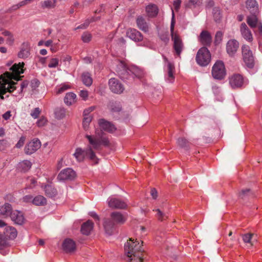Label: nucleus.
<instances>
[{
	"instance_id": "f257e3e1",
	"label": "nucleus",
	"mask_w": 262,
	"mask_h": 262,
	"mask_svg": "<svg viewBox=\"0 0 262 262\" xmlns=\"http://www.w3.org/2000/svg\"><path fill=\"white\" fill-rule=\"evenodd\" d=\"M25 63L19 62L14 64L10 69L9 72H6L0 75V99L4 100L9 97L10 94L16 91V95L21 94L25 88L29 84L27 80L23 81L20 84L13 80L18 81L21 76H20L24 72Z\"/></svg>"
},
{
	"instance_id": "f03ea898",
	"label": "nucleus",
	"mask_w": 262,
	"mask_h": 262,
	"mask_svg": "<svg viewBox=\"0 0 262 262\" xmlns=\"http://www.w3.org/2000/svg\"><path fill=\"white\" fill-rule=\"evenodd\" d=\"M126 259L129 262H142V249L138 241L130 238L124 245Z\"/></svg>"
},
{
	"instance_id": "7ed1b4c3",
	"label": "nucleus",
	"mask_w": 262,
	"mask_h": 262,
	"mask_svg": "<svg viewBox=\"0 0 262 262\" xmlns=\"http://www.w3.org/2000/svg\"><path fill=\"white\" fill-rule=\"evenodd\" d=\"M126 220L125 214L120 212L114 211L111 214V219H107L104 221L103 226L106 233L109 235H112L115 226L117 224H122Z\"/></svg>"
},
{
	"instance_id": "20e7f679",
	"label": "nucleus",
	"mask_w": 262,
	"mask_h": 262,
	"mask_svg": "<svg viewBox=\"0 0 262 262\" xmlns=\"http://www.w3.org/2000/svg\"><path fill=\"white\" fill-rule=\"evenodd\" d=\"M74 156L79 162L82 161L85 157L88 158L95 164H98L99 159L96 156L95 152L92 150L91 147L89 146L85 150L81 148H77Z\"/></svg>"
},
{
	"instance_id": "39448f33",
	"label": "nucleus",
	"mask_w": 262,
	"mask_h": 262,
	"mask_svg": "<svg viewBox=\"0 0 262 262\" xmlns=\"http://www.w3.org/2000/svg\"><path fill=\"white\" fill-rule=\"evenodd\" d=\"M196 61L201 66H207L211 60V54L206 47L201 48L198 51L195 57Z\"/></svg>"
},
{
	"instance_id": "423d86ee",
	"label": "nucleus",
	"mask_w": 262,
	"mask_h": 262,
	"mask_svg": "<svg viewBox=\"0 0 262 262\" xmlns=\"http://www.w3.org/2000/svg\"><path fill=\"white\" fill-rule=\"evenodd\" d=\"M243 59L247 67L250 69L253 68L254 66V57L250 47L246 45L242 47Z\"/></svg>"
},
{
	"instance_id": "0eeeda50",
	"label": "nucleus",
	"mask_w": 262,
	"mask_h": 262,
	"mask_svg": "<svg viewBox=\"0 0 262 262\" xmlns=\"http://www.w3.org/2000/svg\"><path fill=\"white\" fill-rule=\"evenodd\" d=\"M226 69L223 61H217L212 69V75L214 79L221 80L226 75Z\"/></svg>"
},
{
	"instance_id": "6e6552de",
	"label": "nucleus",
	"mask_w": 262,
	"mask_h": 262,
	"mask_svg": "<svg viewBox=\"0 0 262 262\" xmlns=\"http://www.w3.org/2000/svg\"><path fill=\"white\" fill-rule=\"evenodd\" d=\"M106 202L108 206L112 209H123L127 206L124 201L118 198L116 195H113L108 197Z\"/></svg>"
},
{
	"instance_id": "1a4fd4ad",
	"label": "nucleus",
	"mask_w": 262,
	"mask_h": 262,
	"mask_svg": "<svg viewBox=\"0 0 262 262\" xmlns=\"http://www.w3.org/2000/svg\"><path fill=\"white\" fill-rule=\"evenodd\" d=\"M86 138L88 139L90 143L95 149H99L101 145H103L105 146L109 145V141L107 138L102 137L101 138H93L90 135H86Z\"/></svg>"
},
{
	"instance_id": "9d476101",
	"label": "nucleus",
	"mask_w": 262,
	"mask_h": 262,
	"mask_svg": "<svg viewBox=\"0 0 262 262\" xmlns=\"http://www.w3.org/2000/svg\"><path fill=\"white\" fill-rule=\"evenodd\" d=\"M173 45V48L176 55L180 56L184 49V45L180 36L178 35H172L171 36Z\"/></svg>"
},
{
	"instance_id": "9b49d317",
	"label": "nucleus",
	"mask_w": 262,
	"mask_h": 262,
	"mask_svg": "<svg viewBox=\"0 0 262 262\" xmlns=\"http://www.w3.org/2000/svg\"><path fill=\"white\" fill-rule=\"evenodd\" d=\"M41 146V142L38 139H34L28 143L25 147V152L30 155L36 152Z\"/></svg>"
},
{
	"instance_id": "f8f14e48",
	"label": "nucleus",
	"mask_w": 262,
	"mask_h": 262,
	"mask_svg": "<svg viewBox=\"0 0 262 262\" xmlns=\"http://www.w3.org/2000/svg\"><path fill=\"white\" fill-rule=\"evenodd\" d=\"M108 85L111 91L114 93L121 94L124 90V88L120 81L115 78H111L108 81Z\"/></svg>"
},
{
	"instance_id": "ddd939ff",
	"label": "nucleus",
	"mask_w": 262,
	"mask_h": 262,
	"mask_svg": "<svg viewBox=\"0 0 262 262\" xmlns=\"http://www.w3.org/2000/svg\"><path fill=\"white\" fill-rule=\"evenodd\" d=\"M229 83L232 89L242 88L244 83V78L239 74H234L230 77Z\"/></svg>"
},
{
	"instance_id": "4468645a",
	"label": "nucleus",
	"mask_w": 262,
	"mask_h": 262,
	"mask_svg": "<svg viewBox=\"0 0 262 262\" xmlns=\"http://www.w3.org/2000/svg\"><path fill=\"white\" fill-rule=\"evenodd\" d=\"M30 43L29 41H24L19 48L17 53V57L19 58L26 59L30 55Z\"/></svg>"
},
{
	"instance_id": "2eb2a0df",
	"label": "nucleus",
	"mask_w": 262,
	"mask_h": 262,
	"mask_svg": "<svg viewBox=\"0 0 262 262\" xmlns=\"http://www.w3.org/2000/svg\"><path fill=\"white\" fill-rule=\"evenodd\" d=\"M241 34L246 41L251 42L253 40V35L248 27L245 23H242L239 27Z\"/></svg>"
},
{
	"instance_id": "dca6fc26",
	"label": "nucleus",
	"mask_w": 262,
	"mask_h": 262,
	"mask_svg": "<svg viewBox=\"0 0 262 262\" xmlns=\"http://www.w3.org/2000/svg\"><path fill=\"white\" fill-rule=\"evenodd\" d=\"M239 47V43L235 39L229 40L226 44V51L230 57L234 56Z\"/></svg>"
},
{
	"instance_id": "f3484780",
	"label": "nucleus",
	"mask_w": 262,
	"mask_h": 262,
	"mask_svg": "<svg viewBox=\"0 0 262 262\" xmlns=\"http://www.w3.org/2000/svg\"><path fill=\"white\" fill-rule=\"evenodd\" d=\"M10 216L15 224L21 225L25 222V220L23 213L17 210H13L11 212Z\"/></svg>"
},
{
	"instance_id": "a211bd4d",
	"label": "nucleus",
	"mask_w": 262,
	"mask_h": 262,
	"mask_svg": "<svg viewBox=\"0 0 262 262\" xmlns=\"http://www.w3.org/2000/svg\"><path fill=\"white\" fill-rule=\"evenodd\" d=\"M126 36L135 42H139L143 40L142 34L137 30L129 28L126 31Z\"/></svg>"
},
{
	"instance_id": "6ab92c4d",
	"label": "nucleus",
	"mask_w": 262,
	"mask_h": 262,
	"mask_svg": "<svg viewBox=\"0 0 262 262\" xmlns=\"http://www.w3.org/2000/svg\"><path fill=\"white\" fill-rule=\"evenodd\" d=\"M198 40L203 45L209 46L212 42V37L208 31L203 30L198 37Z\"/></svg>"
},
{
	"instance_id": "aec40b11",
	"label": "nucleus",
	"mask_w": 262,
	"mask_h": 262,
	"mask_svg": "<svg viewBox=\"0 0 262 262\" xmlns=\"http://www.w3.org/2000/svg\"><path fill=\"white\" fill-rule=\"evenodd\" d=\"M41 188L43 189L45 194L48 197L54 198L57 195V191L52 183L42 185Z\"/></svg>"
},
{
	"instance_id": "412c9836",
	"label": "nucleus",
	"mask_w": 262,
	"mask_h": 262,
	"mask_svg": "<svg viewBox=\"0 0 262 262\" xmlns=\"http://www.w3.org/2000/svg\"><path fill=\"white\" fill-rule=\"evenodd\" d=\"M98 123L102 130L109 133H113L116 129L113 124L103 119H100Z\"/></svg>"
},
{
	"instance_id": "4be33fe9",
	"label": "nucleus",
	"mask_w": 262,
	"mask_h": 262,
	"mask_svg": "<svg viewBox=\"0 0 262 262\" xmlns=\"http://www.w3.org/2000/svg\"><path fill=\"white\" fill-rule=\"evenodd\" d=\"M93 228V222L91 220H88L81 225V232L82 234L88 235L90 234Z\"/></svg>"
},
{
	"instance_id": "5701e85b",
	"label": "nucleus",
	"mask_w": 262,
	"mask_h": 262,
	"mask_svg": "<svg viewBox=\"0 0 262 262\" xmlns=\"http://www.w3.org/2000/svg\"><path fill=\"white\" fill-rule=\"evenodd\" d=\"M164 61L167 63V69H168V77L167 80L169 82H172L174 79L173 73L174 71V67L173 64L170 62L168 59L164 56H163Z\"/></svg>"
},
{
	"instance_id": "b1692460",
	"label": "nucleus",
	"mask_w": 262,
	"mask_h": 262,
	"mask_svg": "<svg viewBox=\"0 0 262 262\" xmlns=\"http://www.w3.org/2000/svg\"><path fill=\"white\" fill-rule=\"evenodd\" d=\"M32 166V163L29 160H25L19 162L17 165V169L20 171L25 172L28 171Z\"/></svg>"
},
{
	"instance_id": "393cba45",
	"label": "nucleus",
	"mask_w": 262,
	"mask_h": 262,
	"mask_svg": "<svg viewBox=\"0 0 262 262\" xmlns=\"http://www.w3.org/2000/svg\"><path fill=\"white\" fill-rule=\"evenodd\" d=\"M136 23L138 28L143 32H147L149 30V26L142 16H138L136 19Z\"/></svg>"
},
{
	"instance_id": "a878e982",
	"label": "nucleus",
	"mask_w": 262,
	"mask_h": 262,
	"mask_svg": "<svg viewBox=\"0 0 262 262\" xmlns=\"http://www.w3.org/2000/svg\"><path fill=\"white\" fill-rule=\"evenodd\" d=\"M246 6L251 13H255L258 12V4L256 0H247Z\"/></svg>"
},
{
	"instance_id": "bb28decb",
	"label": "nucleus",
	"mask_w": 262,
	"mask_h": 262,
	"mask_svg": "<svg viewBox=\"0 0 262 262\" xmlns=\"http://www.w3.org/2000/svg\"><path fill=\"white\" fill-rule=\"evenodd\" d=\"M1 34L7 37L6 43L9 46H13L15 42V38L14 35L8 30H4L2 32Z\"/></svg>"
},
{
	"instance_id": "cd10ccee",
	"label": "nucleus",
	"mask_w": 262,
	"mask_h": 262,
	"mask_svg": "<svg viewBox=\"0 0 262 262\" xmlns=\"http://www.w3.org/2000/svg\"><path fill=\"white\" fill-rule=\"evenodd\" d=\"M75 242L71 239L67 238V254H73L76 251Z\"/></svg>"
},
{
	"instance_id": "c85d7f7f",
	"label": "nucleus",
	"mask_w": 262,
	"mask_h": 262,
	"mask_svg": "<svg viewBox=\"0 0 262 262\" xmlns=\"http://www.w3.org/2000/svg\"><path fill=\"white\" fill-rule=\"evenodd\" d=\"M158 11V7L155 4H150L146 7V11L149 17H155L157 15Z\"/></svg>"
},
{
	"instance_id": "c756f323",
	"label": "nucleus",
	"mask_w": 262,
	"mask_h": 262,
	"mask_svg": "<svg viewBox=\"0 0 262 262\" xmlns=\"http://www.w3.org/2000/svg\"><path fill=\"white\" fill-rule=\"evenodd\" d=\"M12 211L11 205L8 203H6L0 207V215L4 217L10 216Z\"/></svg>"
},
{
	"instance_id": "7c9ffc66",
	"label": "nucleus",
	"mask_w": 262,
	"mask_h": 262,
	"mask_svg": "<svg viewBox=\"0 0 262 262\" xmlns=\"http://www.w3.org/2000/svg\"><path fill=\"white\" fill-rule=\"evenodd\" d=\"M5 230V234L7 237L10 239H14L17 236V232L14 227L7 226Z\"/></svg>"
},
{
	"instance_id": "2f4dec72",
	"label": "nucleus",
	"mask_w": 262,
	"mask_h": 262,
	"mask_svg": "<svg viewBox=\"0 0 262 262\" xmlns=\"http://www.w3.org/2000/svg\"><path fill=\"white\" fill-rule=\"evenodd\" d=\"M47 199L41 195L36 196L32 200V204L36 206H44L47 204Z\"/></svg>"
},
{
	"instance_id": "473e14b6",
	"label": "nucleus",
	"mask_w": 262,
	"mask_h": 262,
	"mask_svg": "<svg viewBox=\"0 0 262 262\" xmlns=\"http://www.w3.org/2000/svg\"><path fill=\"white\" fill-rule=\"evenodd\" d=\"M82 81L84 85L90 86L92 85L93 79L90 74L88 72H84L81 75Z\"/></svg>"
},
{
	"instance_id": "72a5a7b5",
	"label": "nucleus",
	"mask_w": 262,
	"mask_h": 262,
	"mask_svg": "<svg viewBox=\"0 0 262 262\" xmlns=\"http://www.w3.org/2000/svg\"><path fill=\"white\" fill-rule=\"evenodd\" d=\"M55 117L57 119H61L66 115V110L63 107H57L54 111Z\"/></svg>"
},
{
	"instance_id": "f704fd0d",
	"label": "nucleus",
	"mask_w": 262,
	"mask_h": 262,
	"mask_svg": "<svg viewBox=\"0 0 262 262\" xmlns=\"http://www.w3.org/2000/svg\"><path fill=\"white\" fill-rule=\"evenodd\" d=\"M118 72L120 75H125L126 73L128 74V69L126 64L122 61H120L117 66Z\"/></svg>"
},
{
	"instance_id": "c9c22d12",
	"label": "nucleus",
	"mask_w": 262,
	"mask_h": 262,
	"mask_svg": "<svg viewBox=\"0 0 262 262\" xmlns=\"http://www.w3.org/2000/svg\"><path fill=\"white\" fill-rule=\"evenodd\" d=\"M257 18L254 15L249 16L247 18V23L252 28H254L257 24Z\"/></svg>"
},
{
	"instance_id": "e433bc0d",
	"label": "nucleus",
	"mask_w": 262,
	"mask_h": 262,
	"mask_svg": "<svg viewBox=\"0 0 262 262\" xmlns=\"http://www.w3.org/2000/svg\"><path fill=\"white\" fill-rule=\"evenodd\" d=\"M76 102V95L73 93H67V105H71Z\"/></svg>"
},
{
	"instance_id": "4c0bfd02",
	"label": "nucleus",
	"mask_w": 262,
	"mask_h": 262,
	"mask_svg": "<svg viewBox=\"0 0 262 262\" xmlns=\"http://www.w3.org/2000/svg\"><path fill=\"white\" fill-rule=\"evenodd\" d=\"M56 0H46L41 3L43 8H53L56 5Z\"/></svg>"
},
{
	"instance_id": "58836bf2",
	"label": "nucleus",
	"mask_w": 262,
	"mask_h": 262,
	"mask_svg": "<svg viewBox=\"0 0 262 262\" xmlns=\"http://www.w3.org/2000/svg\"><path fill=\"white\" fill-rule=\"evenodd\" d=\"M212 13L215 21L217 22L220 20L222 17L220 9L219 7H214L213 9Z\"/></svg>"
},
{
	"instance_id": "ea45409f",
	"label": "nucleus",
	"mask_w": 262,
	"mask_h": 262,
	"mask_svg": "<svg viewBox=\"0 0 262 262\" xmlns=\"http://www.w3.org/2000/svg\"><path fill=\"white\" fill-rule=\"evenodd\" d=\"M10 146V144L7 140H0V151H5Z\"/></svg>"
},
{
	"instance_id": "a19ab883",
	"label": "nucleus",
	"mask_w": 262,
	"mask_h": 262,
	"mask_svg": "<svg viewBox=\"0 0 262 262\" xmlns=\"http://www.w3.org/2000/svg\"><path fill=\"white\" fill-rule=\"evenodd\" d=\"M251 194H252L251 190L249 188H245L241 190L239 194V196L241 199H244Z\"/></svg>"
},
{
	"instance_id": "79ce46f5",
	"label": "nucleus",
	"mask_w": 262,
	"mask_h": 262,
	"mask_svg": "<svg viewBox=\"0 0 262 262\" xmlns=\"http://www.w3.org/2000/svg\"><path fill=\"white\" fill-rule=\"evenodd\" d=\"M76 174L75 171L71 168H67V180H71L76 178Z\"/></svg>"
},
{
	"instance_id": "37998d69",
	"label": "nucleus",
	"mask_w": 262,
	"mask_h": 262,
	"mask_svg": "<svg viewBox=\"0 0 262 262\" xmlns=\"http://www.w3.org/2000/svg\"><path fill=\"white\" fill-rule=\"evenodd\" d=\"M177 144L181 147L185 148L188 146L189 142L184 138H180L177 140Z\"/></svg>"
},
{
	"instance_id": "c03bdc74",
	"label": "nucleus",
	"mask_w": 262,
	"mask_h": 262,
	"mask_svg": "<svg viewBox=\"0 0 262 262\" xmlns=\"http://www.w3.org/2000/svg\"><path fill=\"white\" fill-rule=\"evenodd\" d=\"M92 118L91 116L84 117L83 120V127L84 130H87L89 128V125L91 122Z\"/></svg>"
},
{
	"instance_id": "a18cd8bd",
	"label": "nucleus",
	"mask_w": 262,
	"mask_h": 262,
	"mask_svg": "<svg viewBox=\"0 0 262 262\" xmlns=\"http://www.w3.org/2000/svg\"><path fill=\"white\" fill-rule=\"evenodd\" d=\"M59 63V60L56 58H51L48 65L49 68H55L57 67Z\"/></svg>"
},
{
	"instance_id": "49530a36",
	"label": "nucleus",
	"mask_w": 262,
	"mask_h": 262,
	"mask_svg": "<svg viewBox=\"0 0 262 262\" xmlns=\"http://www.w3.org/2000/svg\"><path fill=\"white\" fill-rule=\"evenodd\" d=\"M66 91V84L63 83L60 85L56 86L55 91L57 95L60 94Z\"/></svg>"
},
{
	"instance_id": "de8ad7c7",
	"label": "nucleus",
	"mask_w": 262,
	"mask_h": 262,
	"mask_svg": "<svg viewBox=\"0 0 262 262\" xmlns=\"http://www.w3.org/2000/svg\"><path fill=\"white\" fill-rule=\"evenodd\" d=\"M92 38L91 34L89 32H84L82 34L81 39L84 42H89Z\"/></svg>"
},
{
	"instance_id": "09e8293b",
	"label": "nucleus",
	"mask_w": 262,
	"mask_h": 262,
	"mask_svg": "<svg viewBox=\"0 0 262 262\" xmlns=\"http://www.w3.org/2000/svg\"><path fill=\"white\" fill-rule=\"evenodd\" d=\"M174 14L173 11L172 10V19L171 21V24H170V33H171V36L172 35H177V34L174 32V24H175V21H174Z\"/></svg>"
},
{
	"instance_id": "8fccbe9b",
	"label": "nucleus",
	"mask_w": 262,
	"mask_h": 262,
	"mask_svg": "<svg viewBox=\"0 0 262 262\" xmlns=\"http://www.w3.org/2000/svg\"><path fill=\"white\" fill-rule=\"evenodd\" d=\"M47 123V119L45 117H41L36 122V124L38 127H42Z\"/></svg>"
},
{
	"instance_id": "3c124183",
	"label": "nucleus",
	"mask_w": 262,
	"mask_h": 262,
	"mask_svg": "<svg viewBox=\"0 0 262 262\" xmlns=\"http://www.w3.org/2000/svg\"><path fill=\"white\" fill-rule=\"evenodd\" d=\"M201 2L200 0H189L188 6L190 8H195L197 6H200Z\"/></svg>"
},
{
	"instance_id": "603ef678",
	"label": "nucleus",
	"mask_w": 262,
	"mask_h": 262,
	"mask_svg": "<svg viewBox=\"0 0 262 262\" xmlns=\"http://www.w3.org/2000/svg\"><path fill=\"white\" fill-rule=\"evenodd\" d=\"M153 210L155 211V210ZM155 211L157 212L156 215L159 220L163 221L164 220L165 217H167L166 214L162 212L160 209H157L155 210Z\"/></svg>"
},
{
	"instance_id": "864d4df0",
	"label": "nucleus",
	"mask_w": 262,
	"mask_h": 262,
	"mask_svg": "<svg viewBox=\"0 0 262 262\" xmlns=\"http://www.w3.org/2000/svg\"><path fill=\"white\" fill-rule=\"evenodd\" d=\"M253 235V234L247 233L243 236V240L245 243H251L252 236Z\"/></svg>"
},
{
	"instance_id": "5fc2aeb1",
	"label": "nucleus",
	"mask_w": 262,
	"mask_h": 262,
	"mask_svg": "<svg viewBox=\"0 0 262 262\" xmlns=\"http://www.w3.org/2000/svg\"><path fill=\"white\" fill-rule=\"evenodd\" d=\"M40 113V111L38 107L35 108L32 111L30 115L34 119H36L38 117L39 114Z\"/></svg>"
},
{
	"instance_id": "6e6d98bb",
	"label": "nucleus",
	"mask_w": 262,
	"mask_h": 262,
	"mask_svg": "<svg viewBox=\"0 0 262 262\" xmlns=\"http://www.w3.org/2000/svg\"><path fill=\"white\" fill-rule=\"evenodd\" d=\"M223 33L221 31H217L215 36V42L219 43L222 40Z\"/></svg>"
},
{
	"instance_id": "4d7b16f0",
	"label": "nucleus",
	"mask_w": 262,
	"mask_h": 262,
	"mask_svg": "<svg viewBox=\"0 0 262 262\" xmlns=\"http://www.w3.org/2000/svg\"><path fill=\"white\" fill-rule=\"evenodd\" d=\"M95 109V106H92L88 108H86L83 111V116L88 117L91 116L89 115L90 113L93 112Z\"/></svg>"
},
{
	"instance_id": "13d9d810",
	"label": "nucleus",
	"mask_w": 262,
	"mask_h": 262,
	"mask_svg": "<svg viewBox=\"0 0 262 262\" xmlns=\"http://www.w3.org/2000/svg\"><path fill=\"white\" fill-rule=\"evenodd\" d=\"M25 141V137L24 136H21L17 143L15 145V147L16 148H19L23 146L24 143Z\"/></svg>"
},
{
	"instance_id": "bf43d9fd",
	"label": "nucleus",
	"mask_w": 262,
	"mask_h": 262,
	"mask_svg": "<svg viewBox=\"0 0 262 262\" xmlns=\"http://www.w3.org/2000/svg\"><path fill=\"white\" fill-rule=\"evenodd\" d=\"M79 95L83 100H86L88 99L89 93L86 90H81L80 92Z\"/></svg>"
},
{
	"instance_id": "052dcab7",
	"label": "nucleus",
	"mask_w": 262,
	"mask_h": 262,
	"mask_svg": "<svg viewBox=\"0 0 262 262\" xmlns=\"http://www.w3.org/2000/svg\"><path fill=\"white\" fill-rule=\"evenodd\" d=\"M58 180H66V169H62L59 173L58 177Z\"/></svg>"
},
{
	"instance_id": "680f3d73",
	"label": "nucleus",
	"mask_w": 262,
	"mask_h": 262,
	"mask_svg": "<svg viewBox=\"0 0 262 262\" xmlns=\"http://www.w3.org/2000/svg\"><path fill=\"white\" fill-rule=\"evenodd\" d=\"M7 237L6 235L0 234V246H5L7 244Z\"/></svg>"
},
{
	"instance_id": "e2e57ef3",
	"label": "nucleus",
	"mask_w": 262,
	"mask_h": 262,
	"mask_svg": "<svg viewBox=\"0 0 262 262\" xmlns=\"http://www.w3.org/2000/svg\"><path fill=\"white\" fill-rule=\"evenodd\" d=\"M23 201L26 203L32 202L33 200V196L31 195H27L23 197Z\"/></svg>"
},
{
	"instance_id": "0e129e2a",
	"label": "nucleus",
	"mask_w": 262,
	"mask_h": 262,
	"mask_svg": "<svg viewBox=\"0 0 262 262\" xmlns=\"http://www.w3.org/2000/svg\"><path fill=\"white\" fill-rule=\"evenodd\" d=\"M214 5V2L213 0H207L206 2V7L211 8Z\"/></svg>"
},
{
	"instance_id": "69168bd1",
	"label": "nucleus",
	"mask_w": 262,
	"mask_h": 262,
	"mask_svg": "<svg viewBox=\"0 0 262 262\" xmlns=\"http://www.w3.org/2000/svg\"><path fill=\"white\" fill-rule=\"evenodd\" d=\"M181 3V0H175L173 2V5L174 7V9L176 10H178V9H179V8L180 7Z\"/></svg>"
},
{
	"instance_id": "338daca9",
	"label": "nucleus",
	"mask_w": 262,
	"mask_h": 262,
	"mask_svg": "<svg viewBox=\"0 0 262 262\" xmlns=\"http://www.w3.org/2000/svg\"><path fill=\"white\" fill-rule=\"evenodd\" d=\"M150 194L154 199H156L158 196V193L155 188H152L150 191Z\"/></svg>"
},
{
	"instance_id": "774afa93",
	"label": "nucleus",
	"mask_w": 262,
	"mask_h": 262,
	"mask_svg": "<svg viewBox=\"0 0 262 262\" xmlns=\"http://www.w3.org/2000/svg\"><path fill=\"white\" fill-rule=\"evenodd\" d=\"M11 116V112L10 111L6 112L5 113H4L3 115V118L6 120H7L9 119H10Z\"/></svg>"
}]
</instances>
